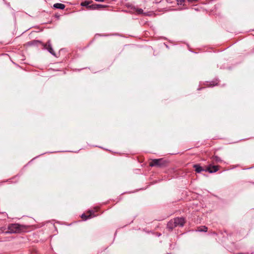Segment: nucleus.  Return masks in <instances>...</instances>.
<instances>
[{"mask_svg": "<svg viewBox=\"0 0 254 254\" xmlns=\"http://www.w3.org/2000/svg\"><path fill=\"white\" fill-rule=\"evenodd\" d=\"M54 7L60 9H64L65 8V5L61 3H56L54 4Z\"/></svg>", "mask_w": 254, "mask_h": 254, "instance_id": "nucleus-11", "label": "nucleus"}, {"mask_svg": "<svg viewBox=\"0 0 254 254\" xmlns=\"http://www.w3.org/2000/svg\"><path fill=\"white\" fill-rule=\"evenodd\" d=\"M173 219L174 220V223H175L176 227H183L186 222L185 219L183 217H177Z\"/></svg>", "mask_w": 254, "mask_h": 254, "instance_id": "nucleus-3", "label": "nucleus"}, {"mask_svg": "<svg viewBox=\"0 0 254 254\" xmlns=\"http://www.w3.org/2000/svg\"><path fill=\"white\" fill-rule=\"evenodd\" d=\"M44 47L45 49L47 50L52 55L54 56L56 55V53L52 48V45L50 41H48L46 44L44 45Z\"/></svg>", "mask_w": 254, "mask_h": 254, "instance_id": "nucleus-5", "label": "nucleus"}, {"mask_svg": "<svg viewBox=\"0 0 254 254\" xmlns=\"http://www.w3.org/2000/svg\"><path fill=\"white\" fill-rule=\"evenodd\" d=\"M219 170V166L217 165H209L205 170V172H208L210 173H215Z\"/></svg>", "mask_w": 254, "mask_h": 254, "instance_id": "nucleus-4", "label": "nucleus"}, {"mask_svg": "<svg viewBox=\"0 0 254 254\" xmlns=\"http://www.w3.org/2000/svg\"><path fill=\"white\" fill-rule=\"evenodd\" d=\"M193 167L195 169V171L196 172L199 173L203 171H205V169H203L202 167H201L199 164H194L193 166Z\"/></svg>", "mask_w": 254, "mask_h": 254, "instance_id": "nucleus-7", "label": "nucleus"}, {"mask_svg": "<svg viewBox=\"0 0 254 254\" xmlns=\"http://www.w3.org/2000/svg\"><path fill=\"white\" fill-rule=\"evenodd\" d=\"M95 0L96 1L103 2V1H104V0Z\"/></svg>", "mask_w": 254, "mask_h": 254, "instance_id": "nucleus-17", "label": "nucleus"}, {"mask_svg": "<svg viewBox=\"0 0 254 254\" xmlns=\"http://www.w3.org/2000/svg\"><path fill=\"white\" fill-rule=\"evenodd\" d=\"M135 11L138 13V14H142L143 12V10L141 8H136L135 9Z\"/></svg>", "mask_w": 254, "mask_h": 254, "instance_id": "nucleus-14", "label": "nucleus"}, {"mask_svg": "<svg viewBox=\"0 0 254 254\" xmlns=\"http://www.w3.org/2000/svg\"><path fill=\"white\" fill-rule=\"evenodd\" d=\"M23 226L17 224H11L8 226V231L5 232V233H20L23 230Z\"/></svg>", "mask_w": 254, "mask_h": 254, "instance_id": "nucleus-1", "label": "nucleus"}, {"mask_svg": "<svg viewBox=\"0 0 254 254\" xmlns=\"http://www.w3.org/2000/svg\"><path fill=\"white\" fill-rule=\"evenodd\" d=\"M92 2V1H85L84 2H83L81 3V5L82 6H85L87 7L89 6L88 5L89 4H90Z\"/></svg>", "mask_w": 254, "mask_h": 254, "instance_id": "nucleus-13", "label": "nucleus"}, {"mask_svg": "<svg viewBox=\"0 0 254 254\" xmlns=\"http://www.w3.org/2000/svg\"><path fill=\"white\" fill-rule=\"evenodd\" d=\"M174 222V219L171 220L167 224V228L170 230H172L176 227V225Z\"/></svg>", "mask_w": 254, "mask_h": 254, "instance_id": "nucleus-8", "label": "nucleus"}, {"mask_svg": "<svg viewBox=\"0 0 254 254\" xmlns=\"http://www.w3.org/2000/svg\"><path fill=\"white\" fill-rule=\"evenodd\" d=\"M88 213H89V214H88V215L86 214H82L81 218H82L83 220H86L87 219L92 217V216H91L92 215V211H89L88 212Z\"/></svg>", "mask_w": 254, "mask_h": 254, "instance_id": "nucleus-10", "label": "nucleus"}, {"mask_svg": "<svg viewBox=\"0 0 254 254\" xmlns=\"http://www.w3.org/2000/svg\"><path fill=\"white\" fill-rule=\"evenodd\" d=\"M211 159H212L213 161L216 163H221L223 161L222 159L217 155L213 156L211 157Z\"/></svg>", "mask_w": 254, "mask_h": 254, "instance_id": "nucleus-9", "label": "nucleus"}, {"mask_svg": "<svg viewBox=\"0 0 254 254\" xmlns=\"http://www.w3.org/2000/svg\"><path fill=\"white\" fill-rule=\"evenodd\" d=\"M5 228L4 227H1L0 228V230L2 232H4Z\"/></svg>", "mask_w": 254, "mask_h": 254, "instance_id": "nucleus-16", "label": "nucleus"}, {"mask_svg": "<svg viewBox=\"0 0 254 254\" xmlns=\"http://www.w3.org/2000/svg\"><path fill=\"white\" fill-rule=\"evenodd\" d=\"M178 4L180 5H183L184 2V0H177Z\"/></svg>", "mask_w": 254, "mask_h": 254, "instance_id": "nucleus-15", "label": "nucleus"}, {"mask_svg": "<svg viewBox=\"0 0 254 254\" xmlns=\"http://www.w3.org/2000/svg\"><path fill=\"white\" fill-rule=\"evenodd\" d=\"M165 165V162L163 159H155L151 160L149 163V166L151 167H160Z\"/></svg>", "mask_w": 254, "mask_h": 254, "instance_id": "nucleus-2", "label": "nucleus"}, {"mask_svg": "<svg viewBox=\"0 0 254 254\" xmlns=\"http://www.w3.org/2000/svg\"><path fill=\"white\" fill-rule=\"evenodd\" d=\"M107 6L106 5L100 4H93L89 5L88 8L91 9H99L101 8H104L107 7Z\"/></svg>", "mask_w": 254, "mask_h": 254, "instance_id": "nucleus-6", "label": "nucleus"}, {"mask_svg": "<svg viewBox=\"0 0 254 254\" xmlns=\"http://www.w3.org/2000/svg\"><path fill=\"white\" fill-rule=\"evenodd\" d=\"M208 228L205 226H201L197 228L196 231L198 232H206L207 231Z\"/></svg>", "mask_w": 254, "mask_h": 254, "instance_id": "nucleus-12", "label": "nucleus"}]
</instances>
